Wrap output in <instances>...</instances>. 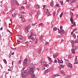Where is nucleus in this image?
Segmentation results:
<instances>
[{
	"mask_svg": "<svg viewBox=\"0 0 78 78\" xmlns=\"http://www.w3.org/2000/svg\"><path fill=\"white\" fill-rule=\"evenodd\" d=\"M36 70V68L34 67H33L30 68L29 70L28 71V73H27V75H30V73L31 74V77L34 78L35 77V74L34 73V71Z\"/></svg>",
	"mask_w": 78,
	"mask_h": 78,
	"instance_id": "nucleus-1",
	"label": "nucleus"
},
{
	"mask_svg": "<svg viewBox=\"0 0 78 78\" xmlns=\"http://www.w3.org/2000/svg\"><path fill=\"white\" fill-rule=\"evenodd\" d=\"M11 1L12 3V6H16V4L17 5L19 6V3L17 2L15 0H11Z\"/></svg>",
	"mask_w": 78,
	"mask_h": 78,
	"instance_id": "nucleus-2",
	"label": "nucleus"
},
{
	"mask_svg": "<svg viewBox=\"0 0 78 78\" xmlns=\"http://www.w3.org/2000/svg\"><path fill=\"white\" fill-rule=\"evenodd\" d=\"M30 28H31V25H30L27 26L24 30V32L25 33H28V32L29 31L28 30H30Z\"/></svg>",
	"mask_w": 78,
	"mask_h": 78,
	"instance_id": "nucleus-3",
	"label": "nucleus"
},
{
	"mask_svg": "<svg viewBox=\"0 0 78 78\" xmlns=\"http://www.w3.org/2000/svg\"><path fill=\"white\" fill-rule=\"evenodd\" d=\"M22 76L23 78H27V72L26 70L24 71V72L22 73Z\"/></svg>",
	"mask_w": 78,
	"mask_h": 78,
	"instance_id": "nucleus-4",
	"label": "nucleus"
},
{
	"mask_svg": "<svg viewBox=\"0 0 78 78\" xmlns=\"http://www.w3.org/2000/svg\"><path fill=\"white\" fill-rule=\"evenodd\" d=\"M27 59H25L24 61L23 65L24 66H25V67H26V66H27Z\"/></svg>",
	"mask_w": 78,
	"mask_h": 78,
	"instance_id": "nucleus-5",
	"label": "nucleus"
},
{
	"mask_svg": "<svg viewBox=\"0 0 78 78\" xmlns=\"http://www.w3.org/2000/svg\"><path fill=\"white\" fill-rule=\"evenodd\" d=\"M58 33H61V34H63L64 33V30H61V31H60V30L59 29H58Z\"/></svg>",
	"mask_w": 78,
	"mask_h": 78,
	"instance_id": "nucleus-6",
	"label": "nucleus"
},
{
	"mask_svg": "<svg viewBox=\"0 0 78 78\" xmlns=\"http://www.w3.org/2000/svg\"><path fill=\"white\" fill-rule=\"evenodd\" d=\"M36 34H35L34 33L31 32L30 36V37H31L32 36H36Z\"/></svg>",
	"mask_w": 78,
	"mask_h": 78,
	"instance_id": "nucleus-7",
	"label": "nucleus"
},
{
	"mask_svg": "<svg viewBox=\"0 0 78 78\" xmlns=\"http://www.w3.org/2000/svg\"><path fill=\"white\" fill-rule=\"evenodd\" d=\"M67 66L68 67H70V68H72V65L70 63H68V64Z\"/></svg>",
	"mask_w": 78,
	"mask_h": 78,
	"instance_id": "nucleus-8",
	"label": "nucleus"
},
{
	"mask_svg": "<svg viewBox=\"0 0 78 78\" xmlns=\"http://www.w3.org/2000/svg\"><path fill=\"white\" fill-rule=\"evenodd\" d=\"M28 38L29 39H31V40L33 41H34L35 40V38H34V37H31L29 36L28 37Z\"/></svg>",
	"mask_w": 78,
	"mask_h": 78,
	"instance_id": "nucleus-9",
	"label": "nucleus"
},
{
	"mask_svg": "<svg viewBox=\"0 0 78 78\" xmlns=\"http://www.w3.org/2000/svg\"><path fill=\"white\" fill-rule=\"evenodd\" d=\"M57 60H58V63H63V61L62 60H59V59L57 58Z\"/></svg>",
	"mask_w": 78,
	"mask_h": 78,
	"instance_id": "nucleus-10",
	"label": "nucleus"
},
{
	"mask_svg": "<svg viewBox=\"0 0 78 78\" xmlns=\"http://www.w3.org/2000/svg\"><path fill=\"white\" fill-rule=\"evenodd\" d=\"M43 38H44V36L43 35H41V37L40 38V39L41 41H43Z\"/></svg>",
	"mask_w": 78,
	"mask_h": 78,
	"instance_id": "nucleus-11",
	"label": "nucleus"
},
{
	"mask_svg": "<svg viewBox=\"0 0 78 78\" xmlns=\"http://www.w3.org/2000/svg\"><path fill=\"white\" fill-rule=\"evenodd\" d=\"M45 62V59L43 58L42 59L41 61V64H42L43 63H44Z\"/></svg>",
	"mask_w": 78,
	"mask_h": 78,
	"instance_id": "nucleus-12",
	"label": "nucleus"
},
{
	"mask_svg": "<svg viewBox=\"0 0 78 78\" xmlns=\"http://www.w3.org/2000/svg\"><path fill=\"white\" fill-rule=\"evenodd\" d=\"M58 55H59V54H54L53 55V57L54 58H56L57 56H58Z\"/></svg>",
	"mask_w": 78,
	"mask_h": 78,
	"instance_id": "nucleus-13",
	"label": "nucleus"
},
{
	"mask_svg": "<svg viewBox=\"0 0 78 78\" xmlns=\"http://www.w3.org/2000/svg\"><path fill=\"white\" fill-rule=\"evenodd\" d=\"M60 72L61 73H62V74H63L64 75H66V73L64 72V71H63V70H61Z\"/></svg>",
	"mask_w": 78,
	"mask_h": 78,
	"instance_id": "nucleus-14",
	"label": "nucleus"
},
{
	"mask_svg": "<svg viewBox=\"0 0 78 78\" xmlns=\"http://www.w3.org/2000/svg\"><path fill=\"white\" fill-rule=\"evenodd\" d=\"M72 53H73V54H75V50L73 48H72L71 49Z\"/></svg>",
	"mask_w": 78,
	"mask_h": 78,
	"instance_id": "nucleus-15",
	"label": "nucleus"
},
{
	"mask_svg": "<svg viewBox=\"0 0 78 78\" xmlns=\"http://www.w3.org/2000/svg\"><path fill=\"white\" fill-rule=\"evenodd\" d=\"M71 76L69 75H67L66 76L65 78H70Z\"/></svg>",
	"mask_w": 78,
	"mask_h": 78,
	"instance_id": "nucleus-16",
	"label": "nucleus"
},
{
	"mask_svg": "<svg viewBox=\"0 0 78 78\" xmlns=\"http://www.w3.org/2000/svg\"><path fill=\"white\" fill-rule=\"evenodd\" d=\"M76 0H70V2L71 3H75L76 2Z\"/></svg>",
	"mask_w": 78,
	"mask_h": 78,
	"instance_id": "nucleus-17",
	"label": "nucleus"
},
{
	"mask_svg": "<svg viewBox=\"0 0 78 78\" xmlns=\"http://www.w3.org/2000/svg\"><path fill=\"white\" fill-rule=\"evenodd\" d=\"M76 23L75 22H74V25H71V28H72L73 27H74V26H76Z\"/></svg>",
	"mask_w": 78,
	"mask_h": 78,
	"instance_id": "nucleus-18",
	"label": "nucleus"
},
{
	"mask_svg": "<svg viewBox=\"0 0 78 78\" xmlns=\"http://www.w3.org/2000/svg\"><path fill=\"white\" fill-rule=\"evenodd\" d=\"M44 11L46 13H48V12H48V9H45L44 10Z\"/></svg>",
	"mask_w": 78,
	"mask_h": 78,
	"instance_id": "nucleus-19",
	"label": "nucleus"
},
{
	"mask_svg": "<svg viewBox=\"0 0 78 78\" xmlns=\"http://www.w3.org/2000/svg\"><path fill=\"white\" fill-rule=\"evenodd\" d=\"M59 76V75L58 74H56V75H54L52 76V77L55 78V77H56V76Z\"/></svg>",
	"mask_w": 78,
	"mask_h": 78,
	"instance_id": "nucleus-20",
	"label": "nucleus"
},
{
	"mask_svg": "<svg viewBox=\"0 0 78 78\" xmlns=\"http://www.w3.org/2000/svg\"><path fill=\"white\" fill-rule=\"evenodd\" d=\"M58 30V28L56 27H54L53 28V31H56V30Z\"/></svg>",
	"mask_w": 78,
	"mask_h": 78,
	"instance_id": "nucleus-21",
	"label": "nucleus"
},
{
	"mask_svg": "<svg viewBox=\"0 0 78 78\" xmlns=\"http://www.w3.org/2000/svg\"><path fill=\"white\" fill-rule=\"evenodd\" d=\"M64 65H60V69L64 68Z\"/></svg>",
	"mask_w": 78,
	"mask_h": 78,
	"instance_id": "nucleus-22",
	"label": "nucleus"
},
{
	"mask_svg": "<svg viewBox=\"0 0 78 78\" xmlns=\"http://www.w3.org/2000/svg\"><path fill=\"white\" fill-rule=\"evenodd\" d=\"M44 66L46 67H49V65L47 64H44Z\"/></svg>",
	"mask_w": 78,
	"mask_h": 78,
	"instance_id": "nucleus-23",
	"label": "nucleus"
},
{
	"mask_svg": "<svg viewBox=\"0 0 78 78\" xmlns=\"http://www.w3.org/2000/svg\"><path fill=\"white\" fill-rule=\"evenodd\" d=\"M53 2L52 1L51 3H50V5L51 6H54V5H53Z\"/></svg>",
	"mask_w": 78,
	"mask_h": 78,
	"instance_id": "nucleus-24",
	"label": "nucleus"
},
{
	"mask_svg": "<svg viewBox=\"0 0 78 78\" xmlns=\"http://www.w3.org/2000/svg\"><path fill=\"white\" fill-rule=\"evenodd\" d=\"M48 72V70L47 69V70H46L44 72V74L45 75L46 73H47Z\"/></svg>",
	"mask_w": 78,
	"mask_h": 78,
	"instance_id": "nucleus-25",
	"label": "nucleus"
},
{
	"mask_svg": "<svg viewBox=\"0 0 78 78\" xmlns=\"http://www.w3.org/2000/svg\"><path fill=\"white\" fill-rule=\"evenodd\" d=\"M33 66H34V64H33V63H31L30 65V67H33Z\"/></svg>",
	"mask_w": 78,
	"mask_h": 78,
	"instance_id": "nucleus-26",
	"label": "nucleus"
},
{
	"mask_svg": "<svg viewBox=\"0 0 78 78\" xmlns=\"http://www.w3.org/2000/svg\"><path fill=\"white\" fill-rule=\"evenodd\" d=\"M70 20L71 22V23H73V18L72 17H71V18L70 19Z\"/></svg>",
	"mask_w": 78,
	"mask_h": 78,
	"instance_id": "nucleus-27",
	"label": "nucleus"
},
{
	"mask_svg": "<svg viewBox=\"0 0 78 78\" xmlns=\"http://www.w3.org/2000/svg\"><path fill=\"white\" fill-rule=\"evenodd\" d=\"M18 17L20 19H22V15H18Z\"/></svg>",
	"mask_w": 78,
	"mask_h": 78,
	"instance_id": "nucleus-28",
	"label": "nucleus"
},
{
	"mask_svg": "<svg viewBox=\"0 0 78 78\" xmlns=\"http://www.w3.org/2000/svg\"><path fill=\"white\" fill-rule=\"evenodd\" d=\"M74 43H75L76 44L77 43H78V39H76L74 42Z\"/></svg>",
	"mask_w": 78,
	"mask_h": 78,
	"instance_id": "nucleus-29",
	"label": "nucleus"
},
{
	"mask_svg": "<svg viewBox=\"0 0 78 78\" xmlns=\"http://www.w3.org/2000/svg\"><path fill=\"white\" fill-rule=\"evenodd\" d=\"M11 48L12 50H16V48H15L14 46L11 47Z\"/></svg>",
	"mask_w": 78,
	"mask_h": 78,
	"instance_id": "nucleus-30",
	"label": "nucleus"
},
{
	"mask_svg": "<svg viewBox=\"0 0 78 78\" xmlns=\"http://www.w3.org/2000/svg\"><path fill=\"white\" fill-rule=\"evenodd\" d=\"M18 37L20 40H21V39H22V37L19 35L18 36Z\"/></svg>",
	"mask_w": 78,
	"mask_h": 78,
	"instance_id": "nucleus-31",
	"label": "nucleus"
},
{
	"mask_svg": "<svg viewBox=\"0 0 78 78\" xmlns=\"http://www.w3.org/2000/svg\"><path fill=\"white\" fill-rule=\"evenodd\" d=\"M41 51H42V49H40V50H39V51H38V54L40 55L41 53Z\"/></svg>",
	"mask_w": 78,
	"mask_h": 78,
	"instance_id": "nucleus-32",
	"label": "nucleus"
},
{
	"mask_svg": "<svg viewBox=\"0 0 78 78\" xmlns=\"http://www.w3.org/2000/svg\"><path fill=\"white\" fill-rule=\"evenodd\" d=\"M40 14L41 13H40V12H37V17H38V16H39Z\"/></svg>",
	"mask_w": 78,
	"mask_h": 78,
	"instance_id": "nucleus-33",
	"label": "nucleus"
},
{
	"mask_svg": "<svg viewBox=\"0 0 78 78\" xmlns=\"http://www.w3.org/2000/svg\"><path fill=\"white\" fill-rule=\"evenodd\" d=\"M3 61L5 64H7V62L6 61V59H3Z\"/></svg>",
	"mask_w": 78,
	"mask_h": 78,
	"instance_id": "nucleus-34",
	"label": "nucleus"
},
{
	"mask_svg": "<svg viewBox=\"0 0 78 78\" xmlns=\"http://www.w3.org/2000/svg\"><path fill=\"white\" fill-rule=\"evenodd\" d=\"M63 15V12H62L61 14L60 15L59 17L60 18H61L62 17V16Z\"/></svg>",
	"mask_w": 78,
	"mask_h": 78,
	"instance_id": "nucleus-35",
	"label": "nucleus"
},
{
	"mask_svg": "<svg viewBox=\"0 0 78 78\" xmlns=\"http://www.w3.org/2000/svg\"><path fill=\"white\" fill-rule=\"evenodd\" d=\"M60 3L62 5H64V2H63V1H61Z\"/></svg>",
	"mask_w": 78,
	"mask_h": 78,
	"instance_id": "nucleus-36",
	"label": "nucleus"
},
{
	"mask_svg": "<svg viewBox=\"0 0 78 78\" xmlns=\"http://www.w3.org/2000/svg\"><path fill=\"white\" fill-rule=\"evenodd\" d=\"M48 60L50 61H51V58L48 57Z\"/></svg>",
	"mask_w": 78,
	"mask_h": 78,
	"instance_id": "nucleus-37",
	"label": "nucleus"
},
{
	"mask_svg": "<svg viewBox=\"0 0 78 78\" xmlns=\"http://www.w3.org/2000/svg\"><path fill=\"white\" fill-rule=\"evenodd\" d=\"M36 8H37V9H39V5H37Z\"/></svg>",
	"mask_w": 78,
	"mask_h": 78,
	"instance_id": "nucleus-38",
	"label": "nucleus"
},
{
	"mask_svg": "<svg viewBox=\"0 0 78 78\" xmlns=\"http://www.w3.org/2000/svg\"><path fill=\"white\" fill-rule=\"evenodd\" d=\"M14 9H15L13 8H12L11 10H10V12H11V11H12L14 10Z\"/></svg>",
	"mask_w": 78,
	"mask_h": 78,
	"instance_id": "nucleus-39",
	"label": "nucleus"
},
{
	"mask_svg": "<svg viewBox=\"0 0 78 78\" xmlns=\"http://www.w3.org/2000/svg\"><path fill=\"white\" fill-rule=\"evenodd\" d=\"M70 15L71 17H73V13H70Z\"/></svg>",
	"mask_w": 78,
	"mask_h": 78,
	"instance_id": "nucleus-40",
	"label": "nucleus"
},
{
	"mask_svg": "<svg viewBox=\"0 0 78 78\" xmlns=\"http://www.w3.org/2000/svg\"><path fill=\"white\" fill-rule=\"evenodd\" d=\"M37 22H36V23H35L34 24H32V26H35V25H36L37 24Z\"/></svg>",
	"mask_w": 78,
	"mask_h": 78,
	"instance_id": "nucleus-41",
	"label": "nucleus"
},
{
	"mask_svg": "<svg viewBox=\"0 0 78 78\" xmlns=\"http://www.w3.org/2000/svg\"><path fill=\"white\" fill-rule=\"evenodd\" d=\"M73 37H76V35H75V34H73L72 35Z\"/></svg>",
	"mask_w": 78,
	"mask_h": 78,
	"instance_id": "nucleus-42",
	"label": "nucleus"
},
{
	"mask_svg": "<svg viewBox=\"0 0 78 78\" xmlns=\"http://www.w3.org/2000/svg\"><path fill=\"white\" fill-rule=\"evenodd\" d=\"M43 25V23H40L39 25V27H40V26H42Z\"/></svg>",
	"mask_w": 78,
	"mask_h": 78,
	"instance_id": "nucleus-43",
	"label": "nucleus"
},
{
	"mask_svg": "<svg viewBox=\"0 0 78 78\" xmlns=\"http://www.w3.org/2000/svg\"><path fill=\"white\" fill-rule=\"evenodd\" d=\"M25 21V19L23 18V20H22V21L23 22H24Z\"/></svg>",
	"mask_w": 78,
	"mask_h": 78,
	"instance_id": "nucleus-44",
	"label": "nucleus"
},
{
	"mask_svg": "<svg viewBox=\"0 0 78 78\" xmlns=\"http://www.w3.org/2000/svg\"><path fill=\"white\" fill-rule=\"evenodd\" d=\"M22 40H17V42H22Z\"/></svg>",
	"mask_w": 78,
	"mask_h": 78,
	"instance_id": "nucleus-45",
	"label": "nucleus"
},
{
	"mask_svg": "<svg viewBox=\"0 0 78 78\" xmlns=\"http://www.w3.org/2000/svg\"><path fill=\"white\" fill-rule=\"evenodd\" d=\"M38 43V40L37 39L35 43L37 44Z\"/></svg>",
	"mask_w": 78,
	"mask_h": 78,
	"instance_id": "nucleus-46",
	"label": "nucleus"
},
{
	"mask_svg": "<svg viewBox=\"0 0 78 78\" xmlns=\"http://www.w3.org/2000/svg\"><path fill=\"white\" fill-rule=\"evenodd\" d=\"M26 8H27V9H29V8H30V5H27L26 7Z\"/></svg>",
	"mask_w": 78,
	"mask_h": 78,
	"instance_id": "nucleus-47",
	"label": "nucleus"
},
{
	"mask_svg": "<svg viewBox=\"0 0 78 78\" xmlns=\"http://www.w3.org/2000/svg\"><path fill=\"white\" fill-rule=\"evenodd\" d=\"M71 43H72V44H74V43H75L74 42V41H73V40H71Z\"/></svg>",
	"mask_w": 78,
	"mask_h": 78,
	"instance_id": "nucleus-48",
	"label": "nucleus"
},
{
	"mask_svg": "<svg viewBox=\"0 0 78 78\" xmlns=\"http://www.w3.org/2000/svg\"><path fill=\"white\" fill-rule=\"evenodd\" d=\"M55 6H56L57 7H59V4H56V5H55Z\"/></svg>",
	"mask_w": 78,
	"mask_h": 78,
	"instance_id": "nucleus-49",
	"label": "nucleus"
},
{
	"mask_svg": "<svg viewBox=\"0 0 78 78\" xmlns=\"http://www.w3.org/2000/svg\"><path fill=\"white\" fill-rule=\"evenodd\" d=\"M48 14L47 16H50V12H48Z\"/></svg>",
	"mask_w": 78,
	"mask_h": 78,
	"instance_id": "nucleus-50",
	"label": "nucleus"
},
{
	"mask_svg": "<svg viewBox=\"0 0 78 78\" xmlns=\"http://www.w3.org/2000/svg\"><path fill=\"white\" fill-rule=\"evenodd\" d=\"M14 16H16V14H12V17H14Z\"/></svg>",
	"mask_w": 78,
	"mask_h": 78,
	"instance_id": "nucleus-51",
	"label": "nucleus"
},
{
	"mask_svg": "<svg viewBox=\"0 0 78 78\" xmlns=\"http://www.w3.org/2000/svg\"><path fill=\"white\" fill-rule=\"evenodd\" d=\"M49 44V43H48V42H46V43H45V45H48Z\"/></svg>",
	"mask_w": 78,
	"mask_h": 78,
	"instance_id": "nucleus-52",
	"label": "nucleus"
},
{
	"mask_svg": "<svg viewBox=\"0 0 78 78\" xmlns=\"http://www.w3.org/2000/svg\"><path fill=\"white\" fill-rule=\"evenodd\" d=\"M60 29L61 30H62V26H60Z\"/></svg>",
	"mask_w": 78,
	"mask_h": 78,
	"instance_id": "nucleus-53",
	"label": "nucleus"
},
{
	"mask_svg": "<svg viewBox=\"0 0 78 78\" xmlns=\"http://www.w3.org/2000/svg\"><path fill=\"white\" fill-rule=\"evenodd\" d=\"M75 61H77V57H76L75 59Z\"/></svg>",
	"mask_w": 78,
	"mask_h": 78,
	"instance_id": "nucleus-54",
	"label": "nucleus"
},
{
	"mask_svg": "<svg viewBox=\"0 0 78 78\" xmlns=\"http://www.w3.org/2000/svg\"><path fill=\"white\" fill-rule=\"evenodd\" d=\"M4 27H6V23L5 22L4 24Z\"/></svg>",
	"mask_w": 78,
	"mask_h": 78,
	"instance_id": "nucleus-55",
	"label": "nucleus"
},
{
	"mask_svg": "<svg viewBox=\"0 0 78 78\" xmlns=\"http://www.w3.org/2000/svg\"><path fill=\"white\" fill-rule=\"evenodd\" d=\"M21 62H22V61H21L20 60L18 62V63L20 64V63H21Z\"/></svg>",
	"mask_w": 78,
	"mask_h": 78,
	"instance_id": "nucleus-56",
	"label": "nucleus"
},
{
	"mask_svg": "<svg viewBox=\"0 0 78 78\" xmlns=\"http://www.w3.org/2000/svg\"><path fill=\"white\" fill-rule=\"evenodd\" d=\"M30 16H32V14H33V13H32V12H30Z\"/></svg>",
	"mask_w": 78,
	"mask_h": 78,
	"instance_id": "nucleus-57",
	"label": "nucleus"
},
{
	"mask_svg": "<svg viewBox=\"0 0 78 78\" xmlns=\"http://www.w3.org/2000/svg\"><path fill=\"white\" fill-rule=\"evenodd\" d=\"M56 14V12H54L53 13V16H55Z\"/></svg>",
	"mask_w": 78,
	"mask_h": 78,
	"instance_id": "nucleus-58",
	"label": "nucleus"
},
{
	"mask_svg": "<svg viewBox=\"0 0 78 78\" xmlns=\"http://www.w3.org/2000/svg\"><path fill=\"white\" fill-rule=\"evenodd\" d=\"M23 5H27V2L26 1L25 3H24Z\"/></svg>",
	"mask_w": 78,
	"mask_h": 78,
	"instance_id": "nucleus-59",
	"label": "nucleus"
},
{
	"mask_svg": "<svg viewBox=\"0 0 78 78\" xmlns=\"http://www.w3.org/2000/svg\"><path fill=\"white\" fill-rule=\"evenodd\" d=\"M54 61L55 63H56V62H57V60H55Z\"/></svg>",
	"mask_w": 78,
	"mask_h": 78,
	"instance_id": "nucleus-60",
	"label": "nucleus"
},
{
	"mask_svg": "<svg viewBox=\"0 0 78 78\" xmlns=\"http://www.w3.org/2000/svg\"><path fill=\"white\" fill-rule=\"evenodd\" d=\"M23 9H25V7H21Z\"/></svg>",
	"mask_w": 78,
	"mask_h": 78,
	"instance_id": "nucleus-61",
	"label": "nucleus"
},
{
	"mask_svg": "<svg viewBox=\"0 0 78 78\" xmlns=\"http://www.w3.org/2000/svg\"><path fill=\"white\" fill-rule=\"evenodd\" d=\"M7 31L9 32V33H11V32H10V31H9V30L7 29Z\"/></svg>",
	"mask_w": 78,
	"mask_h": 78,
	"instance_id": "nucleus-62",
	"label": "nucleus"
},
{
	"mask_svg": "<svg viewBox=\"0 0 78 78\" xmlns=\"http://www.w3.org/2000/svg\"><path fill=\"white\" fill-rule=\"evenodd\" d=\"M14 52H12V55H14Z\"/></svg>",
	"mask_w": 78,
	"mask_h": 78,
	"instance_id": "nucleus-63",
	"label": "nucleus"
},
{
	"mask_svg": "<svg viewBox=\"0 0 78 78\" xmlns=\"http://www.w3.org/2000/svg\"><path fill=\"white\" fill-rule=\"evenodd\" d=\"M37 70H40V69L39 68H37Z\"/></svg>",
	"mask_w": 78,
	"mask_h": 78,
	"instance_id": "nucleus-64",
	"label": "nucleus"
}]
</instances>
